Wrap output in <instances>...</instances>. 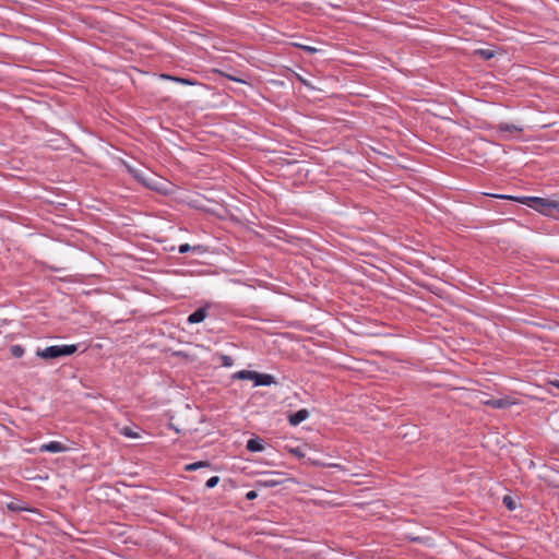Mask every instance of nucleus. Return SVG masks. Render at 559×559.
Listing matches in <instances>:
<instances>
[{"instance_id": "nucleus-1", "label": "nucleus", "mask_w": 559, "mask_h": 559, "mask_svg": "<svg viewBox=\"0 0 559 559\" xmlns=\"http://www.w3.org/2000/svg\"><path fill=\"white\" fill-rule=\"evenodd\" d=\"M78 350V345H52L38 349L36 355L45 360H52L60 357L71 356Z\"/></svg>"}, {"instance_id": "nucleus-2", "label": "nucleus", "mask_w": 559, "mask_h": 559, "mask_svg": "<svg viewBox=\"0 0 559 559\" xmlns=\"http://www.w3.org/2000/svg\"><path fill=\"white\" fill-rule=\"evenodd\" d=\"M234 379L251 380L255 386L271 385L276 383L275 378L269 373H260L252 370H240L233 374Z\"/></svg>"}, {"instance_id": "nucleus-3", "label": "nucleus", "mask_w": 559, "mask_h": 559, "mask_svg": "<svg viewBox=\"0 0 559 559\" xmlns=\"http://www.w3.org/2000/svg\"><path fill=\"white\" fill-rule=\"evenodd\" d=\"M516 201L542 213L543 215H551L550 204L552 202V199H545L539 197H521L518 198Z\"/></svg>"}, {"instance_id": "nucleus-4", "label": "nucleus", "mask_w": 559, "mask_h": 559, "mask_svg": "<svg viewBox=\"0 0 559 559\" xmlns=\"http://www.w3.org/2000/svg\"><path fill=\"white\" fill-rule=\"evenodd\" d=\"M264 475V478L259 479L257 481V486L271 488L281 485L284 481V479L282 478L283 474L280 472H267Z\"/></svg>"}, {"instance_id": "nucleus-5", "label": "nucleus", "mask_w": 559, "mask_h": 559, "mask_svg": "<svg viewBox=\"0 0 559 559\" xmlns=\"http://www.w3.org/2000/svg\"><path fill=\"white\" fill-rule=\"evenodd\" d=\"M481 403L486 406H490L496 409H503L513 404V402L510 400V397H501V399H486L481 400Z\"/></svg>"}, {"instance_id": "nucleus-6", "label": "nucleus", "mask_w": 559, "mask_h": 559, "mask_svg": "<svg viewBox=\"0 0 559 559\" xmlns=\"http://www.w3.org/2000/svg\"><path fill=\"white\" fill-rule=\"evenodd\" d=\"M69 448L59 441H50L48 443H44L39 447L40 452H51V453H61L67 452Z\"/></svg>"}, {"instance_id": "nucleus-7", "label": "nucleus", "mask_w": 559, "mask_h": 559, "mask_svg": "<svg viewBox=\"0 0 559 559\" xmlns=\"http://www.w3.org/2000/svg\"><path fill=\"white\" fill-rule=\"evenodd\" d=\"M209 307H201L193 311L189 317L187 318V322L189 324H195L201 323L205 320V318L209 316Z\"/></svg>"}, {"instance_id": "nucleus-8", "label": "nucleus", "mask_w": 559, "mask_h": 559, "mask_svg": "<svg viewBox=\"0 0 559 559\" xmlns=\"http://www.w3.org/2000/svg\"><path fill=\"white\" fill-rule=\"evenodd\" d=\"M309 417V412L306 408H301L288 416V421L292 426H298L300 423Z\"/></svg>"}, {"instance_id": "nucleus-9", "label": "nucleus", "mask_w": 559, "mask_h": 559, "mask_svg": "<svg viewBox=\"0 0 559 559\" xmlns=\"http://www.w3.org/2000/svg\"><path fill=\"white\" fill-rule=\"evenodd\" d=\"M246 448L250 452H261L264 450V447L262 444V439H260V438L249 439Z\"/></svg>"}, {"instance_id": "nucleus-10", "label": "nucleus", "mask_w": 559, "mask_h": 559, "mask_svg": "<svg viewBox=\"0 0 559 559\" xmlns=\"http://www.w3.org/2000/svg\"><path fill=\"white\" fill-rule=\"evenodd\" d=\"M497 129L501 133H504V132L512 133V132H521V131H523V129L521 127H518V126L512 124V123H506V122L499 123Z\"/></svg>"}, {"instance_id": "nucleus-11", "label": "nucleus", "mask_w": 559, "mask_h": 559, "mask_svg": "<svg viewBox=\"0 0 559 559\" xmlns=\"http://www.w3.org/2000/svg\"><path fill=\"white\" fill-rule=\"evenodd\" d=\"M210 466H211V463L209 461H199V462H194V463H190V464L186 465L185 469L189 471V472H193L199 468L210 467Z\"/></svg>"}, {"instance_id": "nucleus-12", "label": "nucleus", "mask_w": 559, "mask_h": 559, "mask_svg": "<svg viewBox=\"0 0 559 559\" xmlns=\"http://www.w3.org/2000/svg\"><path fill=\"white\" fill-rule=\"evenodd\" d=\"M162 78H164L166 80L175 81V82H178V83H181V84H186V85H193V84H195L193 81H191L190 79H187V78L173 76V75H169V74H163Z\"/></svg>"}, {"instance_id": "nucleus-13", "label": "nucleus", "mask_w": 559, "mask_h": 559, "mask_svg": "<svg viewBox=\"0 0 559 559\" xmlns=\"http://www.w3.org/2000/svg\"><path fill=\"white\" fill-rule=\"evenodd\" d=\"M503 504L506 508L510 511H513L516 509V502L511 496H504L502 499Z\"/></svg>"}, {"instance_id": "nucleus-14", "label": "nucleus", "mask_w": 559, "mask_h": 559, "mask_svg": "<svg viewBox=\"0 0 559 559\" xmlns=\"http://www.w3.org/2000/svg\"><path fill=\"white\" fill-rule=\"evenodd\" d=\"M475 53L480 56L484 60H489L495 56V52L490 49H478Z\"/></svg>"}, {"instance_id": "nucleus-15", "label": "nucleus", "mask_w": 559, "mask_h": 559, "mask_svg": "<svg viewBox=\"0 0 559 559\" xmlns=\"http://www.w3.org/2000/svg\"><path fill=\"white\" fill-rule=\"evenodd\" d=\"M10 350H11L12 356L15 358H21L25 353L24 347L21 345L11 346Z\"/></svg>"}, {"instance_id": "nucleus-16", "label": "nucleus", "mask_w": 559, "mask_h": 559, "mask_svg": "<svg viewBox=\"0 0 559 559\" xmlns=\"http://www.w3.org/2000/svg\"><path fill=\"white\" fill-rule=\"evenodd\" d=\"M218 360L221 361L222 366H224V367H231L234 365L233 357L225 355V354H221L218 356Z\"/></svg>"}, {"instance_id": "nucleus-17", "label": "nucleus", "mask_w": 559, "mask_h": 559, "mask_svg": "<svg viewBox=\"0 0 559 559\" xmlns=\"http://www.w3.org/2000/svg\"><path fill=\"white\" fill-rule=\"evenodd\" d=\"M199 249H200V246H198V247H191V246H190V245H188V243H182V245H180V246H179L178 251H179V253H182V254H183V253H187V252H189V251H197V250H199Z\"/></svg>"}, {"instance_id": "nucleus-18", "label": "nucleus", "mask_w": 559, "mask_h": 559, "mask_svg": "<svg viewBox=\"0 0 559 559\" xmlns=\"http://www.w3.org/2000/svg\"><path fill=\"white\" fill-rule=\"evenodd\" d=\"M550 207H551V215H550L551 217H556L557 215H559V200L552 199Z\"/></svg>"}, {"instance_id": "nucleus-19", "label": "nucleus", "mask_w": 559, "mask_h": 559, "mask_svg": "<svg viewBox=\"0 0 559 559\" xmlns=\"http://www.w3.org/2000/svg\"><path fill=\"white\" fill-rule=\"evenodd\" d=\"M218 483H219V477L218 476H212L211 478H209L206 480L205 487L211 489V488H214Z\"/></svg>"}, {"instance_id": "nucleus-20", "label": "nucleus", "mask_w": 559, "mask_h": 559, "mask_svg": "<svg viewBox=\"0 0 559 559\" xmlns=\"http://www.w3.org/2000/svg\"><path fill=\"white\" fill-rule=\"evenodd\" d=\"M8 509L11 510V511H22V510H25L24 507H21L19 503L16 502H10L8 503Z\"/></svg>"}, {"instance_id": "nucleus-21", "label": "nucleus", "mask_w": 559, "mask_h": 559, "mask_svg": "<svg viewBox=\"0 0 559 559\" xmlns=\"http://www.w3.org/2000/svg\"><path fill=\"white\" fill-rule=\"evenodd\" d=\"M122 433H123L126 437H129V438H135V437H138V433L133 432V431H132V429H131V428H129V427L123 428Z\"/></svg>"}, {"instance_id": "nucleus-22", "label": "nucleus", "mask_w": 559, "mask_h": 559, "mask_svg": "<svg viewBox=\"0 0 559 559\" xmlns=\"http://www.w3.org/2000/svg\"><path fill=\"white\" fill-rule=\"evenodd\" d=\"M128 170L130 174H132L134 176V178H136L139 181H142L143 180V177L141 176V174H139L135 169L131 168L130 166H127Z\"/></svg>"}, {"instance_id": "nucleus-23", "label": "nucleus", "mask_w": 559, "mask_h": 559, "mask_svg": "<svg viewBox=\"0 0 559 559\" xmlns=\"http://www.w3.org/2000/svg\"><path fill=\"white\" fill-rule=\"evenodd\" d=\"M258 497L257 491L250 490L246 493V499L248 500H254Z\"/></svg>"}, {"instance_id": "nucleus-24", "label": "nucleus", "mask_w": 559, "mask_h": 559, "mask_svg": "<svg viewBox=\"0 0 559 559\" xmlns=\"http://www.w3.org/2000/svg\"><path fill=\"white\" fill-rule=\"evenodd\" d=\"M302 49H304L306 52H308V53H314V52H317V51H318V49H317V48L311 47V46H302Z\"/></svg>"}, {"instance_id": "nucleus-25", "label": "nucleus", "mask_w": 559, "mask_h": 559, "mask_svg": "<svg viewBox=\"0 0 559 559\" xmlns=\"http://www.w3.org/2000/svg\"><path fill=\"white\" fill-rule=\"evenodd\" d=\"M227 78H228L229 80H233V81H236V82H242V83H245V81L239 80V79H236V78H234V76H231V75H227Z\"/></svg>"}, {"instance_id": "nucleus-26", "label": "nucleus", "mask_w": 559, "mask_h": 559, "mask_svg": "<svg viewBox=\"0 0 559 559\" xmlns=\"http://www.w3.org/2000/svg\"><path fill=\"white\" fill-rule=\"evenodd\" d=\"M550 383L559 389V380L551 381Z\"/></svg>"}, {"instance_id": "nucleus-27", "label": "nucleus", "mask_w": 559, "mask_h": 559, "mask_svg": "<svg viewBox=\"0 0 559 559\" xmlns=\"http://www.w3.org/2000/svg\"><path fill=\"white\" fill-rule=\"evenodd\" d=\"M299 81L304 84V85H309L308 82L306 80H304L302 78L299 76Z\"/></svg>"}]
</instances>
